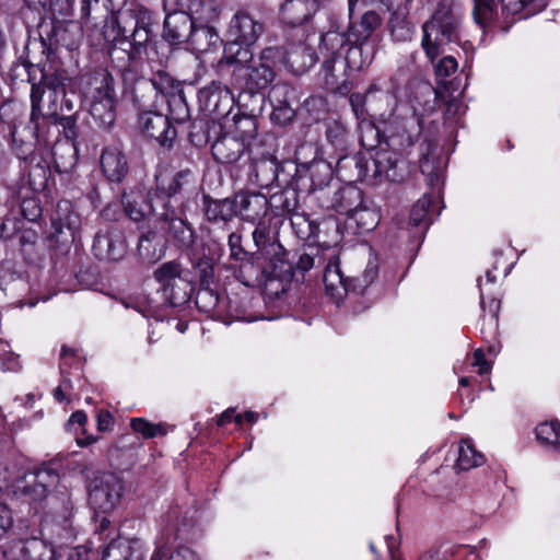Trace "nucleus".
I'll list each match as a JSON object with an SVG mask.
<instances>
[{
    "label": "nucleus",
    "mask_w": 560,
    "mask_h": 560,
    "mask_svg": "<svg viewBox=\"0 0 560 560\" xmlns=\"http://www.w3.org/2000/svg\"><path fill=\"white\" fill-rule=\"evenodd\" d=\"M463 19L460 8L440 2L430 20L422 25L421 47L433 63L436 77L441 79L451 77L458 68L457 60L452 56L435 60L445 52L447 45L459 43Z\"/></svg>",
    "instance_id": "obj_1"
},
{
    "label": "nucleus",
    "mask_w": 560,
    "mask_h": 560,
    "mask_svg": "<svg viewBox=\"0 0 560 560\" xmlns=\"http://www.w3.org/2000/svg\"><path fill=\"white\" fill-rule=\"evenodd\" d=\"M40 98V89L34 88L31 93L32 110L30 125L22 130L16 127L12 130V151L20 160H27L33 154L35 141L43 142L46 147L50 144V140L42 130L43 127L39 122L38 110Z\"/></svg>",
    "instance_id": "obj_2"
},
{
    "label": "nucleus",
    "mask_w": 560,
    "mask_h": 560,
    "mask_svg": "<svg viewBox=\"0 0 560 560\" xmlns=\"http://www.w3.org/2000/svg\"><path fill=\"white\" fill-rule=\"evenodd\" d=\"M153 279L159 284L158 291L168 305L179 306L189 300V284L178 261H166L159 266L153 271Z\"/></svg>",
    "instance_id": "obj_3"
},
{
    "label": "nucleus",
    "mask_w": 560,
    "mask_h": 560,
    "mask_svg": "<svg viewBox=\"0 0 560 560\" xmlns=\"http://www.w3.org/2000/svg\"><path fill=\"white\" fill-rule=\"evenodd\" d=\"M264 31L262 25L256 21L248 12L237 11L231 19L229 25V37L232 43L228 50L232 51L234 46L237 49L232 56L230 62L243 63L250 57V52L242 46H250L256 43Z\"/></svg>",
    "instance_id": "obj_4"
},
{
    "label": "nucleus",
    "mask_w": 560,
    "mask_h": 560,
    "mask_svg": "<svg viewBox=\"0 0 560 560\" xmlns=\"http://www.w3.org/2000/svg\"><path fill=\"white\" fill-rule=\"evenodd\" d=\"M124 485L113 472L96 475L89 486V503L95 512L109 513L119 504Z\"/></svg>",
    "instance_id": "obj_5"
},
{
    "label": "nucleus",
    "mask_w": 560,
    "mask_h": 560,
    "mask_svg": "<svg viewBox=\"0 0 560 560\" xmlns=\"http://www.w3.org/2000/svg\"><path fill=\"white\" fill-rule=\"evenodd\" d=\"M409 173L407 162L396 152L377 150L370 162L365 164L363 177L373 184L383 180L401 182Z\"/></svg>",
    "instance_id": "obj_6"
},
{
    "label": "nucleus",
    "mask_w": 560,
    "mask_h": 560,
    "mask_svg": "<svg viewBox=\"0 0 560 560\" xmlns=\"http://www.w3.org/2000/svg\"><path fill=\"white\" fill-rule=\"evenodd\" d=\"M474 19L477 24L485 26L494 15L500 4L503 14L526 19L544 8L539 0H474Z\"/></svg>",
    "instance_id": "obj_7"
},
{
    "label": "nucleus",
    "mask_w": 560,
    "mask_h": 560,
    "mask_svg": "<svg viewBox=\"0 0 560 560\" xmlns=\"http://www.w3.org/2000/svg\"><path fill=\"white\" fill-rule=\"evenodd\" d=\"M380 25V15L374 11H368L362 15L360 23L351 28L357 45L349 48L347 61L352 68L360 70L372 62L374 52L368 49L366 40Z\"/></svg>",
    "instance_id": "obj_8"
},
{
    "label": "nucleus",
    "mask_w": 560,
    "mask_h": 560,
    "mask_svg": "<svg viewBox=\"0 0 560 560\" xmlns=\"http://www.w3.org/2000/svg\"><path fill=\"white\" fill-rule=\"evenodd\" d=\"M39 88L42 91V98L39 102V122L44 127L47 124L57 126L60 122L63 127L70 126L72 119L60 115L62 110V102L66 95L65 86L57 79L45 80L44 88L40 85H33Z\"/></svg>",
    "instance_id": "obj_9"
},
{
    "label": "nucleus",
    "mask_w": 560,
    "mask_h": 560,
    "mask_svg": "<svg viewBox=\"0 0 560 560\" xmlns=\"http://www.w3.org/2000/svg\"><path fill=\"white\" fill-rule=\"evenodd\" d=\"M288 54L279 46L265 48L258 61L249 68L248 84L257 90L268 88L276 78V71L287 62Z\"/></svg>",
    "instance_id": "obj_10"
},
{
    "label": "nucleus",
    "mask_w": 560,
    "mask_h": 560,
    "mask_svg": "<svg viewBox=\"0 0 560 560\" xmlns=\"http://www.w3.org/2000/svg\"><path fill=\"white\" fill-rule=\"evenodd\" d=\"M116 104L114 79L112 75L105 74L93 92L90 106V114L100 127L107 128L114 124Z\"/></svg>",
    "instance_id": "obj_11"
},
{
    "label": "nucleus",
    "mask_w": 560,
    "mask_h": 560,
    "mask_svg": "<svg viewBox=\"0 0 560 560\" xmlns=\"http://www.w3.org/2000/svg\"><path fill=\"white\" fill-rule=\"evenodd\" d=\"M138 126L148 138H152L162 145H171L176 138V129L172 126L167 115L147 110L139 115Z\"/></svg>",
    "instance_id": "obj_12"
},
{
    "label": "nucleus",
    "mask_w": 560,
    "mask_h": 560,
    "mask_svg": "<svg viewBox=\"0 0 560 560\" xmlns=\"http://www.w3.org/2000/svg\"><path fill=\"white\" fill-rule=\"evenodd\" d=\"M253 240L259 254L266 260H269L272 271H285V250L280 243L271 241L270 229L264 223L258 222L253 232Z\"/></svg>",
    "instance_id": "obj_13"
},
{
    "label": "nucleus",
    "mask_w": 560,
    "mask_h": 560,
    "mask_svg": "<svg viewBox=\"0 0 560 560\" xmlns=\"http://www.w3.org/2000/svg\"><path fill=\"white\" fill-rule=\"evenodd\" d=\"M126 250V242L118 230H102L95 235L93 252L97 258L103 260H119L125 256Z\"/></svg>",
    "instance_id": "obj_14"
},
{
    "label": "nucleus",
    "mask_w": 560,
    "mask_h": 560,
    "mask_svg": "<svg viewBox=\"0 0 560 560\" xmlns=\"http://www.w3.org/2000/svg\"><path fill=\"white\" fill-rule=\"evenodd\" d=\"M237 217L247 222L260 221L268 212L269 201L259 192H238L234 196Z\"/></svg>",
    "instance_id": "obj_15"
},
{
    "label": "nucleus",
    "mask_w": 560,
    "mask_h": 560,
    "mask_svg": "<svg viewBox=\"0 0 560 560\" xmlns=\"http://www.w3.org/2000/svg\"><path fill=\"white\" fill-rule=\"evenodd\" d=\"M199 101L203 108L217 116L226 115L233 106V95L220 82H212L199 91Z\"/></svg>",
    "instance_id": "obj_16"
},
{
    "label": "nucleus",
    "mask_w": 560,
    "mask_h": 560,
    "mask_svg": "<svg viewBox=\"0 0 560 560\" xmlns=\"http://www.w3.org/2000/svg\"><path fill=\"white\" fill-rule=\"evenodd\" d=\"M166 202L163 198L156 197L153 201L147 200L145 194L141 190H130L122 195V206L125 213L135 222L147 218L150 213H159V207Z\"/></svg>",
    "instance_id": "obj_17"
},
{
    "label": "nucleus",
    "mask_w": 560,
    "mask_h": 560,
    "mask_svg": "<svg viewBox=\"0 0 560 560\" xmlns=\"http://www.w3.org/2000/svg\"><path fill=\"white\" fill-rule=\"evenodd\" d=\"M165 7L187 10L195 24H209L219 19L220 7L217 0H164Z\"/></svg>",
    "instance_id": "obj_18"
},
{
    "label": "nucleus",
    "mask_w": 560,
    "mask_h": 560,
    "mask_svg": "<svg viewBox=\"0 0 560 560\" xmlns=\"http://www.w3.org/2000/svg\"><path fill=\"white\" fill-rule=\"evenodd\" d=\"M147 548L138 539H113L103 551L102 560H144Z\"/></svg>",
    "instance_id": "obj_19"
},
{
    "label": "nucleus",
    "mask_w": 560,
    "mask_h": 560,
    "mask_svg": "<svg viewBox=\"0 0 560 560\" xmlns=\"http://www.w3.org/2000/svg\"><path fill=\"white\" fill-rule=\"evenodd\" d=\"M195 22L188 12L175 10L167 13L164 20L163 36L171 44H179L188 39Z\"/></svg>",
    "instance_id": "obj_20"
},
{
    "label": "nucleus",
    "mask_w": 560,
    "mask_h": 560,
    "mask_svg": "<svg viewBox=\"0 0 560 560\" xmlns=\"http://www.w3.org/2000/svg\"><path fill=\"white\" fill-rule=\"evenodd\" d=\"M158 217L170 222L168 233L179 247L188 248L194 244L195 233L192 228L183 219L174 215V210L171 209L168 201L163 202Z\"/></svg>",
    "instance_id": "obj_21"
},
{
    "label": "nucleus",
    "mask_w": 560,
    "mask_h": 560,
    "mask_svg": "<svg viewBox=\"0 0 560 560\" xmlns=\"http://www.w3.org/2000/svg\"><path fill=\"white\" fill-rule=\"evenodd\" d=\"M57 478L58 476L50 470H40L32 481L19 488L16 493L30 503L39 502L47 497L48 488L56 483Z\"/></svg>",
    "instance_id": "obj_22"
},
{
    "label": "nucleus",
    "mask_w": 560,
    "mask_h": 560,
    "mask_svg": "<svg viewBox=\"0 0 560 560\" xmlns=\"http://www.w3.org/2000/svg\"><path fill=\"white\" fill-rule=\"evenodd\" d=\"M103 175L109 180L119 183L128 173L125 154L117 148H106L100 159Z\"/></svg>",
    "instance_id": "obj_23"
},
{
    "label": "nucleus",
    "mask_w": 560,
    "mask_h": 560,
    "mask_svg": "<svg viewBox=\"0 0 560 560\" xmlns=\"http://www.w3.org/2000/svg\"><path fill=\"white\" fill-rule=\"evenodd\" d=\"M212 155L220 163L231 164L236 162L246 150L243 139L224 135L217 139L211 147Z\"/></svg>",
    "instance_id": "obj_24"
},
{
    "label": "nucleus",
    "mask_w": 560,
    "mask_h": 560,
    "mask_svg": "<svg viewBox=\"0 0 560 560\" xmlns=\"http://www.w3.org/2000/svg\"><path fill=\"white\" fill-rule=\"evenodd\" d=\"M324 284L327 294L334 298L336 301L341 300L348 291L351 290V281L348 282L340 269L338 258L334 257L329 259L325 271H324Z\"/></svg>",
    "instance_id": "obj_25"
},
{
    "label": "nucleus",
    "mask_w": 560,
    "mask_h": 560,
    "mask_svg": "<svg viewBox=\"0 0 560 560\" xmlns=\"http://www.w3.org/2000/svg\"><path fill=\"white\" fill-rule=\"evenodd\" d=\"M55 170L62 174L71 172L78 161V149L69 137L57 140L51 149Z\"/></svg>",
    "instance_id": "obj_26"
},
{
    "label": "nucleus",
    "mask_w": 560,
    "mask_h": 560,
    "mask_svg": "<svg viewBox=\"0 0 560 560\" xmlns=\"http://www.w3.org/2000/svg\"><path fill=\"white\" fill-rule=\"evenodd\" d=\"M316 10L315 0H285L280 10L281 20L290 25L303 24Z\"/></svg>",
    "instance_id": "obj_27"
},
{
    "label": "nucleus",
    "mask_w": 560,
    "mask_h": 560,
    "mask_svg": "<svg viewBox=\"0 0 560 560\" xmlns=\"http://www.w3.org/2000/svg\"><path fill=\"white\" fill-rule=\"evenodd\" d=\"M338 212L346 214L348 220L353 222L362 233L374 230L380 222L377 210L363 206L362 203L355 208H351V205L341 203L338 207Z\"/></svg>",
    "instance_id": "obj_28"
},
{
    "label": "nucleus",
    "mask_w": 560,
    "mask_h": 560,
    "mask_svg": "<svg viewBox=\"0 0 560 560\" xmlns=\"http://www.w3.org/2000/svg\"><path fill=\"white\" fill-rule=\"evenodd\" d=\"M187 42L195 51L205 52L217 46L220 37L215 28L209 24H194Z\"/></svg>",
    "instance_id": "obj_29"
},
{
    "label": "nucleus",
    "mask_w": 560,
    "mask_h": 560,
    "mask_svg": "<svg viewBox=\"0 0 560 560\" xmlns=\"http://www.w3.org/2000/svg\"><path fill=\"white\" fill-rule=\"evenodd\" d=\"M205 214L211 222H228L236 214L234 199H205Z\"/></svg>",
    "instance_id": "obj_30"
},
{
    "label": "nucleus",
    "mask_w": 560,
    "mask_h": 560,
    "mask_svg": "<svg viewBox=\"0 0 560 560\" xmlns=\"http://www.w3.org/2000/svg\"><path fill=\"white\" fill-rule=\"evenodd\" d=\"M158 187L161 192L171 198L182 192L192 191L195 189V178L189 170H184L176 173L167 185L161 182Z\"/></svg>",
    "instance_id": "obj_31"
},
{
    "label": "nucleus",
    "mask_w": 560,
    "mask_h": 560,
    "mask_svg": "<svg viewBox=\"0 0 560 560\" xmlns=\"http://www.w3.org/2000/svg\"><path fill=\"white\" fill-rule=\"evenodd\" d=\"M485 463V456L477 452L469 439H465L458 446V458L455 468L458 470H469L481 466Z\"/></svg>",
    "instance_id": "obj_32"
},
{
    "label": "nucleus",
    "mask_w": 560,
    "mask_h": 560,
    "mask_svg": "<svg viewBox=\"0 0 560 560\" xmlns=\"http://www.w3.org/2000/svg\"><path fill=\"white\" fill-rule=\"evenodd\" d=\"M407 16V8H399L390 14L388 27L393 38L397 42H406L411 38L412 28Z\"/></svg>",
    "instance_id": "obj_33"
},
{
    "label": "nucleus",
    "mask_w": 560,
    "mask_h": 560,
    "mask_svg": "<svg viewBox=\"0 0 560 560\" xmlns=\"http://www.w3.org/2000/svg\"><path fill=\"white\" fill-rule=\"evenodd\" d=\"M537 440L548 450L560 451V422L552 420L536 427Z\"/></svg>",
    "instance_id": "obj_34"
},
{
    "label": "nucleus",
    "mask_w": 560,
    "mask_h": 560,
    "mask_svg": "<svg viewBox=\"0 0 560 560\" xmlns=\"http://www.w3.org/2000/svg\"><path fill=\"white\" fill-rule=\"evenodd\" d=\"M24 560H54L55 551L46 541L32 538L25 541L23 548Z\"/></svg>",
    "instance_id": "obj_35"
},
{
    "label": "nucleus",
    "mask_w": 560,
    "mask_h": 560,
    "mask_svg": "<svg viewBox=\"0 0 560 560\" xmlns=\"http://www.w3.org/2000/svg\"><path fill=\"white\" fill-rule=\"evenodd\" d=\"M378 275V260L376 257L370 258L361 277L351 280V290L358 294L374 282Z\"/></svg>",
    "instance_id": "obj_36"
},
{
    "label": "nucleus",
    "mask_w": 560,
    "mask_h": 560,
    "mask_svg": "<svg viewBox=\"0 0 560 560\" xmlns=\"http://www.w3.org/2000/svg\"><path fill=\"white\" fill-rule=\"evenodd\" d=\"M168 118L176 122H184L189 117V109L182 92L173 93L167 98Z\"/></svg>",
    "instance_id": "obj_37"
},
{
    "label": "nucleus",
    "mask_w": 560,
    "mask_h": 560,
    "mask_svg": "<svg viewBox=\"0 0 560 560\" xmlns=\"http://www.w3.org/2000/svg\"><path fill=\"white\" fill-rule=\"evenodd\" d=\"M130 427L136 433L141 434L144 439H152L166 434V430L163 424L149 422L144 418H132L130 420Z\"/></svg>",
    "instance_id": "obj_38"
},
{
    "label": "nucleus",
    "mask_w": 560,
    "mask_h": 560,
    "mask_svg": "<svg viewBox=\"0 0 560 560\" xmlns=\"http://www.w3.org/2000/svg\"><path fill=\"white\" fill-rule=\"evenodd\" d=\"M343 205H351V208L359 207L362 203V192L353 186H348L339 189L336 192L334 200V208L338 212V207Z\"/></svg>",
    "instance_id": "obj_39"
},
{
    "label": "nucleus",
    "mask_w": 560,
    "mask_h": 560,
    "mask_svg": "<svg viewBox=\"0 0 560 560\" xmlns=\"http://www.w3.org/2000/svg\"><path fill=\"white\" fill-rule=\"evenodd\" d=\"M346 43L345 36L339 32H327L320 38L319 49L326 51L327 56L332 58L337 55Z\"/></svg>",
    "instance_id": "obj_40"
},
{
    "label": "nucleus",
    "mask_w": 560,
    "mask_h": 560,
    "mask_svg": "<svg viewBox=\"0 0 560 560\" xmlns=\"http://www.w3.org/2000/svg\"><path fill=\"white\" fill-rule=\"evenodd\" d=\"M310 172L313 185L319 188L327 185L332 176L331 166L325 161H314Z\"/></svg>",
    "instance_id": "obj_41"
},
{
    "label": "nucleus",
    "mask_w": 560,
    "mask_h": 560,
    "mask_svg": "<svg viewBox=\"0 0 560 560\" xmlns=\"http://www.w3.org/2000/svg\"><path fill=\"white\" fill-rule=\"evenodd\" d=\"M195 302L199 311L210 314L219 305V295L211 289L201 288L196 294Z\"/></svg>",
    "instance_id": "obj_42"
},
{
    "label": "nucleus",
    "mask_w": 560,
    "mask_h": 560,
    "mask_svg": "<svg viewBox=\"0 0 560 560\" xmlns=\"http://www.w3.org/2000/svg\"><path fill=\"white\" fill-rule=\"evenodd\" d=\"M431 207V198L427 195L421 197L412 207L410 212V223L415 226L431 221L429 210Z\"/></svg>",
    "instance_id": "obj_43"
},
{
    "label": "nucleus",
    "mask_w": 560,
    "mask_h": 560,
    "mask_svg": "<svg viewBox=\"0 0 560 560\" xmlns=\"http://www.w3.org/2000/svg\"><path fill=\"white\" fill-rule=\"evenodd\" d=\"M294 90L291 85L284 82L275 84L269 92V101L272 104H287L290 103Z\"/></svg>",
    "instance_id": "obj_44"
},
{
    "label": "nucleus",
    "mask_w": 560,
    "mask_h": 560,
    "mask_svg": "<svg viewBox=\"0 0 560 560\" xmlns=\"http://www.w3.org/2000/svg\"><path fill=\"white\" fill-rule=\"evenodd\" d=\"M420 170L429 179L430 185L438 186L442 180V168L435 165L434 159L425 156L420 161Z\"/></svg>",
    "instance_id": "obj_45"
},
{
    "label": "nucleus",
    "mask_w": 560,
    "mask_h": 560,
    "mask_svg": "<svg viewBox=\"0 0 560 560\" xmlns=\"http://www.w3.org/2000/svg\"><path fill=\"white\" fill-rule=\"evenodd\" d=\"M156 235L154 233H148L140 237L138 249L140 255L148 259L149 261H155L160 259L163 255V250L160 249L159 253H156L155 248L151 250V245L155 241Z\"/></svg>",
    "instance_id": "obj_46"
},
{
    "label": "nucleus",
    "mask_w": 560,
    "mask_h": 560,
    "mask_svg": "<svg viewBox=\"0 0 560 560\" xmlns=\"http://www.w3.org/2000/svg\"><path fill=\"white\" fill-rule=\"evenodd\" d=\"M271 119L279 125H287L294 117V110L290 103L272 104Z\"/></svg>",
    "instance_id": "obj_47"
},
{
    "label": "nucleus",
    "mask_w": 560,
    "mask_h": 560,
    "mask_svg": "<svg viewBox=\"0 0 560 560\" xmlns=\"http://www.w3.org/2000/svg\"><path fill=\"white\" fill-rule=\"evenodd\" d=\"M130 37L135 52L139 54L150 38V30L138 21Z\"/></svg>",
    "instance_id": "obj_48"
},
{
    "label": "nucleus",
    "mask_w": 560,
    "mask_h": 560,
    "mask_svg": "<svg viewBox=\"0 0 560 560\" xmlns=\"http://www.w3.org/2000/svg\"><path fill=\"white\" fill-rule=\"evenodd\" d=\"M415 124V119L405 120L402 124V130L397 133H392L393 139H397V142L401 147L411 145L416 142L418 132H411L407 128Z\"/></svg>",
    "instance_id": "obj_49"
},
{
    "label": "nucleus",
    "mask_w": 560,
    "mask_h": 560,
    "mask_svg": "<svg viewBox=\"0 0 560 560\" xmlns=\"http://www.w3.org/2000/svg\"><path fill=\"white\" fill-rule=\"evenodd\" d=\"M18 283L19 285H24L23 279L20 275L12 271L11 267L8 265H2L0 267V289L5 291L8 285L11 283Z\"/></svg>",
    "instance_id": "obj_50"
},
{
    "label": "nucleus",
    "mask_w": 560,
    "mask_h": 560,
    "mask_svg": "<svg viewBox=\"0 0 560 560\" xmlns=\"http://www.w3.org/2000/svg\"><path fill=\"white\" fill-rule=\"evenodd\" d=\"M0 361L1 369L5 372H15L21 368L19 357L5 350H3V354L0 355Z\"/></svg>",
    "instance_id": "obj_51"
},
{
    "label": "nucleus",
    "mask_w": 560,
    "mask_h": 560,
    "mask_svg": "<svg viewBox=\"0 0 560 560\" xmlns=\"http://www.w3.org/2000/svg\"><path fill=\"white\" fill-rule=\"evenodd\" d=\"M151 82L161 93H168V90L173 88V79L166 73H156Z\"/></svg>",
    "instance_id": "obj_52"
},
{
    "label": "nucleus",
    "mask_w": 560,
    "mask_h": 560,
    "mask_svg": "<svg viewBox=\"0 0 560 560\" xmlns=\"http://www.w3.org/2000/svg\"><path fill=\"white\" fill-rule=\"evenodd\" d=\"M241 242H242L241 235H238L236 233L230 234L229 246L231 249V256L234 257L235 259H241L245 255V252L242 248Z\"/></svg>",
    "instance_id": "obj_53"
},
{
    "label": "nucleus",
    "mask_w": 560,
    "mask_h": 560,
    "mask_svg": "<svg viewBox=\"0 0 560 560\" xmlns=\"http://www.w3.org/2000/svg\"><path fill=\"white\" fill-rule=\"evenodd\" d=\"M471 364L478 366V373L480 375L487 374L491 369L490 363L485 359V354L480 349L474 352Z\"/></svg>",
    "instance_id": "obj_54"
},
{
    "label": "nucleus",
    "mask_w": 560,
    "mask_h": 560,
    "mask_svg": "<svg viewBox=\"0 0 560 560\" xmlns=\"http://www.w3.org/2000/svg\"><path fill=\"white\" fill-rule=\"evenodd\" d=\"M13 517L7 505L0 503V536L11 528Z\"/></svg>",
    "instance_id": "obj_55"
},
{
    "label": "nucleus",
    "mask_w": 560,
    "mask_h": 560,
    "mask_svg": "<svg viewBox=\"0 0 560 560\" xmlns=\"http://www.w3.org/2000/svg\"><path fill=\"white\" fill-rule=\"evenodd\" d=\"M166 560H199L197 555L187 547H179L167 556Z\"/></svg>",
    "instance_id": "obj_56"
},
{
    "label": "nucleus",
    "mask_w": 560,
    "mask_h": 560,
    "mask_svg": "<svg viewBox=\"0 0 560 560\" xmlns=\"http://www.w3.org/2000/svg\"><path fill=\"white\" fill-rule=\"evenodd\" d=\"M22 211L30 221H34L40 213V209L34 200H24L22 202Z\"/></svg>",
    "instance_id": "obj_57"
},
{
    "label": "nucleus",
    "mask_w": 560,
    "mask_h": 560,
    "mask_svg": "<svg viewBox=\"0 0 560 560\" xmlns=\"http://www.w3.org/2000/svg\"><path fill=\"white\" fill-rule=\"evenodd\" d=\"M114 423L113 417L108 411L102 410L97 415V429L98 431H108Z\"/></svg>",
    "instance_id": "obj_58"
},
{
    "label": "nucleus",
    "mask_w": 560,
    "mask_h": 560,
    "mask_svg": "<svg viewBox=\"0 0 560 560\" xmlns=\"http://www.w3.org/2000/svg\"><path fill=\"white\" fill-rule=\"evenodd\" d=\"M350 103L353 109L354 115L360 118L364 114V107H363V98L361 95L352 94L350 96Z\"/></svg>",
    "instance_id": "obj_59"
},
{
    "label": "nucleus",
    "mask_w": 560,
    "mask_h": 560,
    "mask_svg": "<svg viewBox=\"0 0 560 560\" xmlns=\"http://www.w3.org/2000/svg\"><path fill=\"white\" fill-rule=\"evenodd\" d=\"M86 422V415L83 411H75L71 415L68 421V428L71 430L75 424L79 427L84 425Z\"/></svg>",
    "instance_id": "obj_60"
},
{
    "label": "nucleus",
    "mask_w": 560,
    "mask_h": 560,
    "mask_svg": "<svg viewBox=\"0 0 560 560\" xmlns=\"http://www.w3.org/2000/svg\"><path fill=\"white\" fill-rule=\"evenodd\" d=\"M314 266V258L308 254H303L300 256L296 267L302 271H307Z\"/></svg>",
    "instance_id": "obj_61"
},
{
    "label": "nucleus",
    "mask_w": 560,
    "mask_h": 560,
    "mask_svg": "<svg viewBox=\"0 0 560 560\" xmlns=\"http://www.w3.org/2000/svg\"><path fill=\"white\" fill-rule=\"evenodd\" d=\"M71 387L70 381L65 380L54 392V396L58 401L65 400V390L69 389Z\"/></svg>",
    "instance_id": "obj_62"
},
{
    "label": "nucleus",
    "mask_w": 560,
    "mask_h": 560,
    "mask_svg": "<svg viewBox=\"0 0 560 560\" xmlns=\"http://www.w3.org/2000/svg\"><path fill=\"white\" fill-rule=\"evenodd\" d=\"M110 527V521L108 520L107 516H103L100 522H98V525L96 526V533L101 536V539H103V535L106 530H108Z\"/></svg>",
    "instance_id": "obj_63"
},
{
    "label": "nucleus",
    "mask_w": 560,
    "mask_h": 560,
    "mask_svg": "<svg viewBox=\"0 0 560 560\" xmlns=\"http://www.w3.org/2000/svg\"><path fill=\"white\" fill-rule=\"evenodd\" d=\"M243 419H245L246 421H248L250 423H254L258 419V413L253 412V411H247L244 413V416H242V415L235 416L236 423H241Z\"/></svg>",
    "instance_id": "obj_64"
}]
</instances>
